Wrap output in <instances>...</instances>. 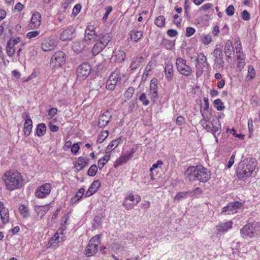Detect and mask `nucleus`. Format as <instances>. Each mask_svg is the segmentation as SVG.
<instances>
[{
	"label": "nucleus",
	"instance_id": "f257e3e1",
	"mask_svg": "<svg viewBox=\"0 0 260 260\" xmlns=\"http://www.w3.org/2000/svg\"><path fill=\"white\" fill-rule=\"evenodd\" d=\"M185 175L189 181L198 180L204 183L209 180L211 176L210 171L200 165L189 167Z\"/></svg>",
	"mask_w": 260,
	"mask_h": 260
},
{
	"label": "nucleus",
	"instance_id": "f03ea898",
	"mask_svg": "<svg viewBox=\"0 0 260 260\" xmlns=\"http://www.w3.org/2000/svg\"><path fill=\"white\" fill-rule=\"evenodd\" d=\"M6 189L13 191L20 188L23 185V179L20 173L16 171H9L5 173L3 177Z\"/></svg>",
	"mask_w": 260,
	"mask_h": 260
},
{
	"label": "nucleus",
	"instance_id": "7ed1b4c3",
	"mask_svg": "<svg viewBox=\"0 0 260 260\" xmlns=\"http://www.w3.org/2000/svg\"><path fill=\"white\" fill-rule=\"evenodd\" d=\"M256 164L257 162L254 158L245 159L240 162L237 170L239 179L244 180L250 177Z\"/></svg>",
	"mask_w": 260,
	"mask_h": 260
},
{
	"label": "nucleus",
	"instance_id": "20e7f679",
	"mask_svg": "<svg viewBox=\"0 0 260 260\" xmlns=\"http://www.w3.org/2000/svg\"><path fill=\"white\" fill-rule=\"evenodd\" d=\"M201 114L203 117L200 121L201 124L208 132L211 133L215 137L216 135H219L221 133V125L220 121L217 120H214L213 122L207 123L211 119V114L208 113L207 111L201 110Z\"/></svg>",
	"mask_w": 260,
	"mask_h": 260
},
{
	"label": "nucleus",
	"instance_id": "39448f33",
	"mask_svg": "<svg viewBox=\"0 0 260 260\" xmlns=\"http://www.w3.org/2000/svg\"><path fill=\"white\" fill-rule=\"evenodd\" d=\"M100 237L99 235L93 237L89 241L85 249L84 253L87 257L94 255L98 251L99 244L100 243Z\"/></svg>",
	"mask_w": 260,
	"mask_h": 260
},
{
	"label": "nucleus",
	"instance_id": "423d86ee",
	"mask_svg": "<svg viewBox=\"0 0 260 260\" xmlns=\"http://www.w3.org/2000/svg\"><path fill=\"white\" fill-rule=\"evenodd\" d=\"M186 60L178 57L176 59V64L177 70L180 73L185 76H188L191 75L192 70L189 66L186 64Z\"/></svg>",
	"mask_w": 260,
	"mask_h": 260
},
{
	"label": "nucleus",
	"instance_id": "0eeeda50",
	"mask_svg": "<svg viewBox=\"0 0 260 260\" xmlns=\"http://www.w3.org/2000/svg\"><path fill=\"white\" fill-rule=\"evenodd\" d=\"M65 53L61 51L56 52L51 58L50 66L52 68L60 67L65 62Z\"/></svg>",
	"mask_w": 260,
	"mask_h": 260
},
{
	"label": "nucleus",
	"instance_id": "6e6552de",
	"mask_svg": "<svg viewBox=\"0 0 260 260\" xmlns=\"http://www.w3.org/2000/svg\"><path fill=\"white\" fill-rule=\"evenodd\" d=\"M91 67L89 63L84 62L79 66L77 69V78L80 80H84L89 75Z\"/></svg>",
	"mask_w": 260,
	"mask_h": 260
},
{
	"label": "nucleus",
	"instance_id": "1a4fd4ad",
	"mask_svg": "<svg viewBox=\"0 0 260 260\" xmlns=\"http://www.w3.org/2000/svg\"><path fill=\"white\" fill-rule=\"evenodd\" d=\"M214 59V69L220 70H222L224 65V62L223 60V54L222 50L220 48L215 49L213 52Z\"/></svg>",
	"mask_w": 260,
	"mask_h": 260
},
{
	"label": "nucleus",
	"instance_id": "9d476101",
	"mask_svg": "<svg viewBox=\"0 0 260 260\" xmlns=\"http://www.w3.org/2000/svg\"><path fill=\"white\" fill-rule=\"evenodd\" d=\"M51 186L49 183H45L37 188L35 196L38 198H44L51 191Z\"/></svg>",
	"mask_w": 260,
	"mask_h": 260
},
{
	"label": "nucleus",
	"instance_id": "9b49d317",
	"mask_svg": "<svg viewBox=\"0 0 260 260\" xmlns=\"http://www.w3.org/2000/svg\"><path fill=\"white\" fill-rule=\"evenodd\" d=\"M57 45V42L52 37L44 39L42 43L41 48L44 51H50L53 50Z\"/></svg>",
	"mask_w": 260,
	"mask_h": 260
},
{
	"label": "nucleus",
	"instance_id": "f8f14e48",
	"mask_svg": "<svg viewBox=\"0 0 260 260\" xmlns=\"http://www.w3.org/2000/svg\"><path fill=\"white\" fill-rule=\"evenodd\" d=\"M112 118V115L109 110L105 112L102 115H101L98 120V126L100 128L104 127L106 126Z\"/></svg>",
	"mask_w": 260,
	"mask_h": 260
},
{
	"label": "nucleus",
	"instance_id": "ddd939ff",
	"mask_svg": "<svg viewBox=\"0 0 260 260\" xmlns=\"http://www.w3.org/2000/svg\"><path fill=\"white\" fill-rule=\"evenodd\" d=\"M242 206V203L239 202L230 203L228 205L223 208L222 212H227L228 214H234Z\"/></svg>",
	"mask_w": 260,
	"mask_h": 260
},
{
	"label": "nucleus",
	"instance_id": "4468645a",
	"mask_svg": "<svg viewBox=\"0 0 260 260\" xmlns=\"http://www.w3.org/2000/svg\"><path fill=\"white\" fill-rule=\"evenodd\" d=\"M241 236L244 238H254L252 224L248 223L243 226L240 230Z\"/></svg>",
	"mask_w": 260,
	"mask_h": 260
},
{
	"label": "nucleus",
	"instance_id": "2eb2a0df",
	"mask_svg": "<svg viewBox=\"0 0 260 260\" xmlns=\"http://www.w3.org/2000/svg\"><path fill=\"white\" fill-rule=\"evenodd\" d=\"M157 83V79L156 78H153L150 81V94L151 99L154 101L158 97Z\"/></svg>",
	"mask_w": 260,
	"mask_h": 260
},
{
	"label": "nucleus",
	"instance_id": "dca6fc26",
	"mask_svg": "<svg viewBox=\"0 0 260 260\" xmlns=\"http://www.w3.org/2000/svg\"><path fill=\"white\" fill-rule=\"evenodd\" d=\"M164 73L167 80L171 81L174 76V69L173 64L170 62L165 63Z\"/></svg>",
	"mask_w": 260,
	"mask_h": 260
},
{
	"label": "nucleus",
	"instance_id": "f3484780",
	"mask_svg": "<svg viewBox=\"0 0 260 260\" xmlns=\"http://www.w3.org/2000/svg\"><path fill=\"white\" fill-rule=\"evenodd\" d=\"M24 114H25L26 116L25 121L24 124V134L26 136H28L31 132L32 122L29 116L28 113H24Z\"/></svg>",
	"mask_w": 260,
	"mask_h": 260
},
{
	"label": "nucleus",
	"instance_id": "a211bd4d",
	"mask_svg": "<svg viewBox=\"0 0 260 260\" xmlns=\"http://www.w3.org/2000/svg\"><path fill=\"white\" fill-rule=\"evenodd\" d=\"M40 18L41 16L39 13H34L32 15L28 27L32 29L37 28L41 24Z\"/></svg>",
	"mask_w": 260,
	"mask_h": 260
},
{
	"label": "nucleus",
	"instance_id": "6ab92c4d",
	"mask_svg": "<svg viewBox=\"0 0 260 260\" xmlns=\"http://www.w3.org/2000/svg\"><path fill=\"white\" fill-rule=\"evenodd\" d=\"M194 60L197 62L196 67L202 65L204 67H208L209 63L207 61V58L203 53H200L198 56H194Z\"/></svg>",
	"mask_w": 260,
	"mask_h": 260
},
{
	"label": "nucleus",
	"instance_id": "aec40b11",
	"mask_svg": "<svg viewBox=\"0 0 260 260\" xmlns=\"http://www.w3.org/2000/svg\"><path fill=\"white\" fill-rule=\"evenodd\" d=\"M114 55L111 56V59L114 61L121 62L124 60L125 53L121 50H114Z\"/></svg>",
	"mask_w": 260,
	"mask_h": 260
},
{
	"label": "nucleus",
	"instance_id": "412c9836",
	"mask_svg": "<svg viewBox=\"0 0 260 260\" xmlns=\"http://www.w3.org/2000/svg\"><path fill=\"white\" fill-rule=\"evenodd\" d=\"M135 197L132 194H128L127 196L123 203V206L125 207L127 210H130L133 208L135 203H129V201L134 202Z\"/></svg>",
	"mask_w": 260,
	"mask_h": 260
},
{
	"label": "nucleus",
	"instance_id": "4be33fe9",
	"mask_svg": "<svg viewBox=\"0 0 260 260\" xmlns=\"http://www.w3.org/2000/svg\"><path fill=\"white\" fill-rule=\"evenodd\" d=\"M0 215L3 223H7L10 220L8 209L4 206L0 208Z\"/></svg>",
	"mask_w": 260,
	"mask_h": 260
},
{
	"label": "nucleus",
	"instance_id": "5701e85b",
	"mask_svg": "<svg viewBox=\"0 0 260 260\" xmlns=\"http://www.w3.org/2000/svg\"><path fill=\"white\" fill-rule=\"evenodd\" d=\"M97 38H98V42L101 43V44L104 45L106 47L108 45V43L110 41V37L108 36V34H98Z\"/></svg>",
	"mask_w": 260,
	"mask_h": 260
},
{
	"label": "nucleus",
	"instance_id": "b1692460",
	"mask_svg": "<svg viewBox=\"0 0 260 260\" xmlns=\"http://www.w3.org/2000/svg\"><path fill=\"white\" fill-rule=\"evenodd\" d=\"M87 161L83 157H79L75 165L77 172L82 170L87 165Z\"/></svg>",
	"mask_w": 260,
	"mask_h": 260
},
{
	"label": "nucleus",
	"instance_id": "393cba45",
	"mask_svg": "<svg viewBox=\"0 0 260 260\" xmlns=\"http://www.w3.org/2000/svg\"><path fill=\"white\" fill-rule=\"evenodd\" d=\"M132 157V154L129 153L127 155H121L115 162L114 167H117L122 164L125 163Z\"/></svg>",
	"mask_w": 260,
	"mask_h": 260
},
{
	"label": "nucleus",
	"instance_id": "a878e982",
	"mask_svg": "<svg viewBox=\"0 0 260 260\" xmlns=\"http://www.w3.org/2000/svg\"><path fill=\"white\" fill-rule=\"evenodd\" d=\"M120 141V138L113 140L107 147L106 153L110 154V152L118 146Z\"/></svg>",
	"mask_w": 260,
	"mask_h": 260
},
{
	"label": "nucleus",
	"instance_id": "bb28decb",
	"mask_svg": "<svg viewBox=\"0 0 260 260\" xmlns=\"http://www.w3.org/2000/svg\"><path fill=\"white\" fill-rule=\"evenodd\" d=\"M224 50L225 55L228 58H230L231 55L234 51V47L233 46L232 43L230 40H228L226 41Z\"/></svg>",
	"mask_w": 260,
	"mask_h": 260
},
{
	"label": "nucleus",
	"instance_id": "cd10ccee",
	"mask_svg": "<svg viewBox=\"0 0 260 260\" xmlns=\"http://www.w3.org/2000/svg\"><path fill=\"white\" fill-rule=\"evenodd\" d=\"M97 34H84V41L87 44L94 42L97 40Z\"/></svg>",
	"mask_w": 260,
	"mask_h": 260
},
{
	"label": "nucleus",
	"instance_id": "c85d7f7f",
	"mask_svg": "<svg viewBox=\"0 0 260 260\" xmlns=\"http://www.w3.org/2000/svg\"><path fill=\"white\" fill-rule=\"evenodd\" d=\"M233 222L231 221L221 223L217 226V231L219 232H225L232 228Z\"/></svg>",
	"mask_w": 260,
	"mask_h": 260
},
{
	"label": "nucleus",
	"instance_id": "c756f323",
	"mask_svg": "<svg viewBox=\"0 0 260 260\" xmlns=\"http://www.w3.org/2000/svg\"><path fill=\"white\" fill-rule=\"evenodd\" d=\"M109 79H112L118 84H120L121 74L119 70H115L110 76Z\"/></svg>",
	"mask_w": 260,
	"mask_h": 260
},
{
	"label": "nucleus",
	"instance_id": "7c9ffc66",
	"mask_svg": "<svg viewBox=\"0 0 260 260\" xmlns=\"http://www.w3.org/2000/svg\"><path fill=\"white\" fill-rule=\"evenodd\" d=\"M84 45L82 44L79 42H74L72 49L74 52L77 54H79L81 52L82 50L84 49Z\"/></svg>",
	"mask_w": 260,
	"mask_h": 260
},
{
	"label": "nucleus",
	"instance_id": "2f4dec72",
	"mask_svg": "<svg viewBox=\"0 0 260 260\" xmlns=\"http://www.w3.org/2000/svg\"><path fill=\"white\" fill-rule=\"evenodd\" d=\"M143 60V57H136L131 63V69L132 70L137 69L142 64Z\"/></svg>",
	"mask_w": 260,
	"mask_h": 260
},
{
	"label": "nucleus",
	"instance_id": "473e14b6",
	"mask_svg": "<svg viewBox=\"0 0 260 260\" xmlns=\"http://www.w3.org/2000/svg\"><path fill=\"white\" fill-rule=\"evenodd\" d=\"M110 154L106 153V155L103 157L98 160V167L100 169H102L103 168L110 159Z\"/></svg>",
	"mask_w": 260,
	"mask_h": 260
},
{
	"label": "nucleus",
	"instance_id": "72a5a7b5",
	"mask_svg": "<svg viewBox=\"0 0 260 260\" xmlns=\"http://www.w3.org/2000/svg\"><path fill=\"white\" fill-rule=\"evenodd\" d=\"M105 47L101 43L97 42L92 48V53L94 55H97L101 52Z\"/></svg>",
	"mask_w": 260,
	"mask_h": 260
},
{
	"label": "nucleus",
	"instance_id": "f704fd0d",
	"mask_svg": "<svg viewBox=\"0 0 260 260\" xmlns=\"http://www.w3.org/2000/svg\"><path fill=\"white\" fill-rule=\"evenodd\" d=\"M46 131V125L43 123H40L37 126V135L39 137H42Z\"/></svg>",
	"mask_w": 260,
	"mask_h": 260
},
{
	"label": "nucleus",
	"instance_id": "c9c22d12",
	"mask_svg": "<svg viewBox=\"0 0 260 260\" xmlns=\"http://www.w3.org/2000/svg\"><path fill=\"white\" fill-rule=\"evenodd\" d=\"M6 52L8 56L10 57L13 56L16 52V48L15 47V46L8 42L6 47Z\"/></svg>",
	"mask_w": 260,
	"mask_h": 260
},
{
	"label": "nucleus",
	"instance_id": "e433bc0d",
	"mask_svg": "<svg viewBox=\"0 0 260 260\" xmlns=\"http://www.w3.org/2000/svg\"><path fill=\"white\" fill-rule=\"evenodd\" d=\"M61 241H62V237H59L58 235V231H57L56 234L50 239L49 243L50 245H52L55 243L57 244Z\"/></svg>",
	"mask_w": 260,
	"mask_h": 260
},
{
	"label": "nucleus",
	"instance_id": "4c0bfd02",
	"mask_svg": "<svg viewBox=\"0 0 260 260\" xmlns=\"http://www.w3.org/2000/svg\"><path fill=\"white\" fill-rule=\"evenodd\" d=\"M19 211L24 218H26L29 215V211L27 208L23 205L20 206L19 208Z\"/></svg>",
	"mask_w": 260,
	"mask_h": 260
},
{
	"label": "nucleus",
	"instance_id": "58836bf2",
	"mask_svg": "<svg viewBox=\"0 0 260 260\" xmlns=\"http://www.w3.org/2000/svg\"><path fill=\"white\" fill-rule=\"evenodd\" d=\"M109 135L108 131H102L98 136L97 142L99 143H102L107 138Z\"/></svg>",
	"mask_w": 260,
	"mask_h": 260
},
{
	"label": "nucleus",
	"instance_id": "ea45409f",
	"mask_svg": "<svg viewBox=\"0 0 260 260\" xmlns=\"http://www.w3.org/2000/svg\"><path fill=\"white\" fill-rule=\"evenodd\" d=\"M252 227L253 230L254 237H257L260 236V223L258 222H253Z\"/></svg>",
	"mask_w": 260,
	"mask_h": 260
},
{
	"label": "nucleus",
	"instance_id": "a19ab883",
	"mask_svg": "<svg viewBox=\"0 0 260 260\" xmlns=\"http://www.w3.org/2000/svg\"><path fill=\"white\" fill-rule=\"evenodd\" d=\"M117 84H118L116 82L109 78L106 83V88L108 90H113Z\"/></svg>",
	"mask_w": 260,
	"mask_h": 260
},
{
	"label": "nucleus",
	"instance_id": "79ce46f5",
	"mask_svg": "<svg viewBox=\"0 0 260 260\" xmlns=\"http://www.w3.org/2000/svg\"><path fill=\"white\" fill-rule=\"evenodd\" d=\"M255 70L252 66H249L248 69V74L246 76L247 80H252L255 77Z\"/></svg>",
	"mask_w": 260,
	"mask_h": 260
},
{
	"label": "nucleus",
	"instance_id": "37998d69",
	"mask_svg": "<svg viewBox=\"0 0 260 260\" xmlns=\"http://www.w3.org/2000/svg\"><path fill=\"white\" fill-rule=\"evenodd\" d=\"M84 191L85 190L83 188H80L76 193L74 198L72 199V201L73 202V201L75 200V202L79 201L83 197L84 193Z\"/></svg>",
	"mask_w": 260,
	"mask_h": 260
},
{
	"label": "nucleus",
	"instance_id": "c03bdc74",
	"mask_svg": "<svg viewBox=\"0 0 260 260\" xmlns=\"http://www.w3.org/2000/svg\"><path fill=\"white\" fill-rule=\"evenodd\" d=\"M135 88L133 87H129L124 93L125 101L129 100L133 96L135 92Z\"/></svg>",
	"mask_w": 260,
	"mask_h": 260
},
{
	"label": "nucleus",
	"instance_id": "a18cd8bd",
	"mask_svg": "<svg viewBox=\"0 0 260 260\" xmlns=\"http://www.w3.org/2000/svg\"><path fill=\"white\" fill-rule=\"evenodd\" d=\"M202 193V189L200 187H197L193 190L188 191V196L196 197L198 196L201 194Z\"/></svg>",
	"mask_w": 260,
	"mask_h": 260
},
{
	"label": "nucleus",
	"instance_id": "49530a36",
	"mask_svg": "<svg viewBox=\"0 0 260 260\" xmlns=\"http://www.w3.org/2000/svg\"><path fill=\"white\" fill-rule=\"evenodd\" d=\"M212 41V37L209 34L204 35L201 37V41L205 45H208L210 44Z\"/></svg>",
	"mask_w": 260,
	"mask_h": 260
},
{
	"label": "nucleus",
	"instance_id": "de8ad7c7",
	"mask_svg": "<svg viewBox=\"0 0 260 260\" xmlns=\"http://www.w3.org/2000/svg\"><path fill=\"white\" fill-rule=\"evenodd\" d=\"M100 186H101L100 181L99 180H95L92 182V183L91 184L90 186L89 187V188L90 190L94 191V192L95 193L98 190V189L100 188Z\"/></svg>",
	"mask_w": 260,
	"mask_h": 260
},
{
	"label": "nucleus",
	"instance_id": "09e8293b",
	"mask_svg": "<svg viewBox=\"0 0 260 260\" xmlns=\"http://www.w3.org/2000/svg\"><path fill=\"white\" fill-rule=\"evenodd\" d=\"M98 171V167L95 165H92L88 169L87 174L89 176L93 177L95 175Z\"/></svg>",
	"mask_w": 260,
	"mask_h": 260
},
{
	"label": "nucleus",
	"instance_id": "8fccbe9b",
	"mask_svg": "<svg viewBox=\"0 0 260 260\" xmlns=\"http://www.w3.org/2000/svg\"><path fill=\"white\" fill-rule=\"evenodd\" d=\"M114 50L112 47H108L107 48L103 51V56H106L107 58L111 57V56L114 53Z\"/></svg>",
	"mask_w": 260,
	"mask_h": 260
},
{
	"label": "nucleus",
	"instance_id": "3c124183",
	"mask_svg": "<svg viewBox=\"0 0 260 260\" xmlns=\"http://www.w3.org/2000/svg\"><path fill=\"white\" fill-rule=\"evenodd\" d=\"M152 63H151L150 62L148 64L142 75V78H145L146 79L149 75L150 73L152 71Z\"/></svg>",
	"mask_w": 260,
	"mask_h": 260
},
{
	"label": "nucleus",
	"instance_id": "603ef678",
	"mask_svg": "<svg viewBox=\"0 0 260 260\" xmlns=\"http://www.w3.org/2000/svg\"><path fill=\"white\" fill-rule=\"evenodd\" d=\"M129 36L128 40L131 39V41L134 42L138 41L142 37V34H129Z\"/></svg>",
	"mask_w": 260,
	"mask_h": 260
},
{
	"label": "nucleus",
	"instance_id": "864d4df0",
	"mask_svg": "<svg viewBox=\"0 0 260 260\" xmlns=\"http://www.w3.org/2000/svg\"><path fill=\"white\" fill-rule=\"evenodd\" d=\"M165 22V17L163 16H159L155 19V23L157 26L160 27L164 25Z\"/></svg>",
	"mask_w": 260,
	"mask_h": 260
},
{
	"label": "nucleus",
	"instance_id": "5fc2aeb1",
	"mask_svg": "<svg viewBox=\"0 0 260 260\" xmlns=\"http://www.w3.org/2000/svg\"><path fill=\"white\" fill-rule=\"evenodd\" d=\"M214 105L218 111H221L224 109V106H223V103L221 102L220 99L215 100L214 101Z\"/></svg>",
	"mask_w": 260,
	"mask_h": 260
},
{
	"label": "nucleus",
	"instance_id": "6e6d98bb",
	"mask_svg": "<svg viewBox=\"0 0 260 260\" xmlns=\"http://www.w3.org/2000/svg\"><path fill=\"white\" fill-rule=\"evenodd\" d=\"M73 34H61L60 39L62 41H69L73 39Z\"/></svg>",
	"mask_w": 260,
	"mask_h": 260
},
{
	"label": "nucleus",
	"instance_id": "4d7b16f0",
	"mask_svg": "<svg viewBox=\"0 0 260 260\" xmlns=\"http://www.w3.org/2000/svg\"><path fill=\"white\" fill-rule=\"evenodd\" d=\"M139 99L141 101L144 105H148L149 104V101L146 97L145 93H142L139 96Z\"/></svg>",
	"mask_w": 260,
	"mask_h": 260
},
{
	"label": "nucleus",
	"instance_id": "13d9d810",
	"mask_svg": "<svg viewBox=\"0 0 260 260\" xmlns=\"http://www.w3.org/2000/svg\"><path fill=\"white\" fill-rule=\"evenodd\" d=\"M187 196H188V191L186 192H178L176 196L175 197V199L177 200H180L182 199L185 198Z\"/></svg>",
	"mask_w": 260,
	"mask_h": 260
},
{
	"label": "nucleus",
	"instance_id": "bf43d9fd",
	"mask_svg": "<svg viewBox=\"0 0 260 260\" xmlns=\"http://www.w3.org/2000/svg\"><path fill=\"white\" fill-rule=\"evenodd\" d=\"M225 12L226 14L231 16H233L235 12V9L233 5H230L225 10Z\"/></svg>",
	"mask_w": 260,
	"mask_h": 260
},
{
	"label": "nucleus",
	"instance_id": "052dcab7",
	"mask_svg": "<svg viewBox=\"0 0 260 260\" xmlns=\"http://www.w3.org/2000/svg\"><path fill=\"white\" fill-rule=\"evenodd\" d=\"M81 5L79 4H77L75 6L73 9L72 14L75 16H76L80 11L81 9Z\"/></svg>",
	"mask_w": 260,
	"mask_h": 260
},
{
	"label": "nucleus",
	"instance_id": "680f3d73",
	"mask_svg": "<svg viewBox=\"0 0 260 260\" xmlns=\"http://www.w3.org/2000/svg\"><path fill=\"white\" fill-rule=\"evenodd\" d=\"M237 68L240 71L241 70L245 65V59L243 58L240 60H237Z\"/></svg>",
	"mask_w": 260,
	"mask_h": 260
},
{
	"label": "nucleus",
	"instance_id": "e2e57ef3",
	"mask_svg": "<svg viewBox=\"0 0 260 260\" xmlns=\"http://www.w3.org/2000/svg\"><path fill=\"white\" fill-rule=\"evenodd\" d=\"M57 109L55 108H52L48 110V115L49 116V118H52L57 112Z\"/></svg>",
	"mask_w": 260,
	"mask_h": 260
},
{
	"label": "nucleus",
	"instance_id": "0e129e2a",
	"mask_svg": "<svg viewBox=\"0 0 260 260\" xmlns=\"http://www.w3.org/2000/svg\"><path fill=\"white\" fill-rule=\"evenodd\" d=\"M242 17V19L244 20H248L250 19V14L249 13L246 11L244 10L241 13Z\"/></svg>",
	"mask_w": 260,
	"mask_h": 260
},
{
	"label": "nucleus",
	"instance_id": "69168bd1",
	"mask_svg": "<svg viewBox=\"0 0 260 260\" xmlns=\"http://www.w3.org/2000/svg\"><path fill=\"white\" fill-rule=\"evenodd\" d=\"M241 50L242 49H240V47L236 49L237 60H240L244 58L243 57V52L241 51Z\"/></svg>",
	"mask_w": 260,
	"mask_h": 260
},
{
	"label": "nucleus",
	"instance_id": "338daca9",
	"mask_svg": "<svg viewBox=\"0 0 260 260\" xmlns=\"http://www.w3.org/2000/svg\"><path fill=\"white\" fill-rule=\"evenodd\" d=\"M79 148L80 147L79 144L78 143H75L73 144L71 147V150L73 153L75 154L78 152Z\"/></svg>",
	"mask_w": 260,
	"mask_h": 260
},
{
	"label": "nucleus",
	"instance_id": "774afa93",
	"mask_svg": "<svg viewBox=\"0 0 260 260\" xmlns=\"http://www.w3.org/2000/svg\"><path fill=\"white\" fill-rule=\"evenodd\" d=\"M106 11L105 15L103 18V20H106L107 19L109 14L112 10V8L111 7H108L106 8Z\"/></svg>",
	"mask_w": 260,
	"mask_h": 260
}]
</instances>
